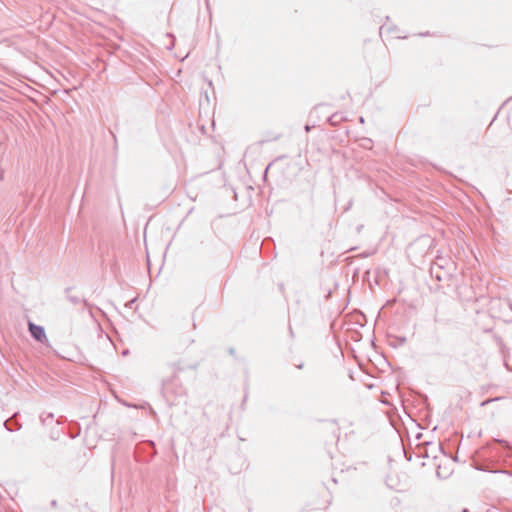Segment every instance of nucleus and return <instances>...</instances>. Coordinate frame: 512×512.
Listing matches in <instances>:
<instances>
[{"mask_svg": "<svg viewBox=\"0 0 512 512\" xmlns=\"http://www.w3.org/2000/svg\"><path fill=\"white\" fill-rule=\"evenodd\" d=\"M462 512H469V511H468V509L465 508L462 510Z\"/></svg>", "mask_w": 512, "mask_h": 512, "instance_id": "obj_12", "label": "nucleus"}, {"mask_svg": "<svg viewBox=\"0 0 512 512\" xmlns=\"http://www.w3.org/2000/svg\"><path fill=\"white\" fill-rule=\"evenodd\" d=\"M442 451V446L440 444L426 442L423 449L420 450L419 455L425 458H433L436 459L438 453Z\"/></svg>", "mask_w": 512, "mask_h": 512, "instance_id": "obj_2", "label": "nucleus"}, {"mask_svg": "<svg viewBox=\"0 0 512 512\" xmlns=\"http://www.w3.org/2000/svg\"><path fill=\"white\" fill-rule=\"evenodd\" d=\"M3 426L6 428V430L12 432L15 430H18L21 425L14 419L9 418L3 422Z\"/></svg>", "mask_w": 512, "mask_h": 512, "instance_id": "obj_4", "label": "nucleus"}, {"mask_svg": "<svg viewBox=\"0 0 512 512\" xmlns=\"http://www.w3.org/2000/svg\"><path fill=\"white\" fill-rule=\"evenodd\" d=\"M494 473H497V472H500V473H507L509 474L510 476H512V472H507V471H504V470H495L493 471Z\"/></svg>", "mask_w": 512, "mask_h": 512, "instance_id": "obj_7", "label": "nucleus"}, {"mask_svg": "<svg viewBox=\"0 0 512 512\" xmlns=\"http://www.w3.org/2000/svg\"><path fill=\"white\" fill-rule=\"evenodd\" d=\"M70 291H71V288H67V289H66L67 299H68L71 303H73L74 305H78V304H80V303H82V302H83V299H82L80 296H77V295H70V294H69V293H70Z\"/></svg>", "mask_w": 512, "mask_h": 512, "instance_id": "obj_5", "label": "nucleus"}, {"mask_svg": "<svg viewBox=\"0 0 512 512\" xmlns=\"http://www.w3.org/2000/svg\"><path fill=\"white\" fill-rule=\"evenodd\" d=\"M28 329L31 334V336L38 342H43L47 339L45 330L42 326L36 325L33 322L28 323Z\"/></svg>", "mask_w": 512, "mask_h": 512, "instance_id": "obj_3", "label": "nucleus"}, {"mask_svg": "<svg viewBox=\"0 0 512 512\" xmlns=\"http://www.w3.org/2000/svg\"><path fill=\"white\" fill-rule=\"evenodd\" d=\"M437 476H438V477H441V474H440V471H439V470H437Z\"/></svg>", "mask_w": 512, "mask_h": 512, "instance_id": "obj_11", "label": "nucleus"}, {"mask_svg": "<svg viewBox=\"0 0 512 512\" xmlns=\"http://www.w3.org/2000/svg\"><path fill=\"white\" fill-rule=\"evenodd\" d=\"M337 117V115H333L331 118H330V122L332 125H334L336 122H337V119H335Z\"/></svg>", "mask_w": 512, "mask_h": 512, "instance_id": "obj_6", "label": "nucleus"}, {"mask_svg": "<svg viewBox=\"0 0 512 512\" xmlns=\"http://www.w3.org/2000/svg\"><path fill=\"white\" fill-rule=\"evenodd\" d=\"M52 418H53V414H49L48 419H52Z\"/></svg>", "mask_w": 512, "mask_h": 512, "instance_id": "obj_10", "label": "nucleus"}, {"mask_svg": "<svg viewBox=\"0 0 512 512\" xmlns=\"http://www.w3.org/2000/svg\"><path fill=\"white\" fill-rule=\"evenodd\" d=\"M162 395L169 406L177 405L186 396V390L176 375L162 383Z\"/></svg>", "mask_w": 512, "mask_h": 512, "instance_id": "obj_1", "label": "nucleus"}, {"mask_svg": "<svg viewBox=\"0 0 512 512\" xmlns=\"http://www.w3.org/2000/svg\"><path fill=\"white\" fill-rule=\"evenodd\" d=\"M305 130L306 131H309L310 130V127L308 125L305 126Z\"/></svg>", "mask_w": 512, "mask_h": 512, "instance_id": "obj_9", "label": "nucleus"}, {"mask_svg": "<svg viewBox=\"0 0 512 512\" xmlns=\"http://www.w3.org/2000/svg\"><path fill=\"white\" fill-rule=\"evenodd\" d=\"M499 443L501 444H504L506 448L509 449V445L507 444V442L505 440H497Z\"/></svg>", "mask_w": 512, "mask_h": 512, "instance_id": "obj_8", "label": "nucleus"}]
</instances>
